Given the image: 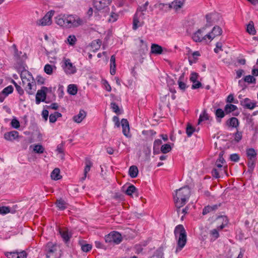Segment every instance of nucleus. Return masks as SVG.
Returning a JSON list of instances; mask_svg holds the SVG:
<instances>
[{
    "label": "nucleus",
    "instance_id": "obj_1",
    "mask_svg": "<svg viewBox=\"0 0 258 258\" xmlns=\"http://www.w3.org/2000/svg\"><path fill=\"white\" fill-rule=\"evenodd\" d=\"M174 234L177 240V246L175 252L181 250L187 242V235L185 230L182 225L176 226L174 229Z\"/></svg>",
    "mask_w": 258,
    "mask_h": 258
},
{
    "label": "nucleus",
    "instance_id": "obj_2",
    "mask_svg": "<svg viewBox=\"0 0 258 258\" xmlns=\"http://www.w3.org/2000/svg\"><path fill=\"white\" fill-rule=\"evenodd\" d=\"M21 78L26 91L30 95L33 94L35 89L33 87H35V83L32 75L28 72L25 71L21 73Z\"/></svg>",
    "mask_w": 258,
    "mask_h": 258
},
{
    "label": "nucleus",
    "instance_id": "obj_3",
    "mask_svg": "<svg viewBox=\"0 0 258 258\" xmlns=\"http://www.w3.org/2000/svg\"><path fill=\"white\" fill-rule=\"evenodd\" d=\"M223 154L221 152L219 155V158L215 163V166L212 171V175L216 178L220 177V173L223 170V164L225 161L223 157Z\"/></svg>",
    "mask_w": 258,
    "mask_h": 258
},
{
    "label": "nucleus",
    "instance_id": "obj_4",
    "mask_svg": "<svg viewBox=\"0 0 258 258\" xmlns=\"http://www.w3.org/2000/svg\"><path fill=\"white\" fill-rule=\"evenodd\" d=\"M69 28H76L83 25L85 22L76 15H68Z\"/></svg>",
    "mask_w": 258,
    "mask_h": 258
},
{
    "label": "nucleus",
    "instance_id": "obj_5",
    "mask_svg": "<svg viewBox=\"0 0 258 258\" xmlns=\"http://www.w3.org/2000/svg\"><path fill=\"white\" fill-rule=\"evenodd\" d=\"M189 197L187 195H174L173 200L175 207L179 210V209L185 205L188 200Z\"/></svg>",
    "mask_w": 258,
    "mask_h": 258
},
{
    "label": "nucleus",
    "instance_id": "obj_6",
    "mask_svg": "<svg viewBox=\"0 0 258 258\" xmlns=\"http://www.w3.org/2000/svg\"><path fill=\"white\" fill-rule=\"evenodd\" d=\"M205 29V27H202L193 33L192 39L195 42H201L207 40V33L204 32Z\"/></svg>",
    "mask_w": 258,
    "mask_h": 258
},
{
    "label": "nucleus",
    "instance_id": "obj_7",
    "mask_svg": "<svg viewBox=\"0 0 258 258\" xmlns=\"http://www.w3.org/2000/svg\"><path fill=\"white\" fill-rule=\"evenodd\" d=\"M63 61V64L62 65V68L67 75H72L77 72L76 67L73 65L70 59L65 58Z\"/></svg>",
    "mask_w": 258,
    "mask_h": 258
},
{
    "label": "nucleus",
    "instance_id": "obj_8",
    "mask_svg": "<svg viewBox=\"0 0 258 258\" xmlns=\"http://www.w3.org/2000/svg\"><path fill=\"white\" fill-rule=\"evenodd\" d=\"M149 5V2H146L145 4L140 7L138 9L134 15V18H136L137 19L142 20L144 21L145 12L147 11V7Z\"/></svg>",
    "mask_w": 258,
    "mask_h": 258
},
{
    "label": "nucleus",
    "instance_id": "obj_9",
    "mask_svg": "<svg viewBox=\"0 0 258 258\" xmlns=\"http://www.w3.org/2000/svg\"><path fill=\"white\" fill-rule=\"evenodd\" d=\"M68 15H59L55 18V23L59 26L65 28H69Z\"/></svg>",
    "mask_w": 258,
    "mask_h": 258
},
{
    "label": "nucleus",
    "instance_id": "obj_10",
    "mask_svg": "<svg viewBox=\"0 0 258 258\" xmlns=\"http://www.w3.org/2000/svg\"><path fill=\"white\" fill-rule=\"evenodd\" d=\"M48 88L46 87H42L40 90H38L36 95V103L39 104L41 101H44L46 97V92Z\"/></svg>",
    "mask_w": 258,
    "mask_h": 258
},
{
    "label": "nucleus",
    "instance_id": "obj_11",
    "mask_svg": "<svg viewBox=\"0 0 258 258\" xmlns=\"http://www.w3.org/2000/svg\"><path fill=\"white\" fill-rule=\"evenodd\" d=\"M220 15L217 13H213L207 14L206 16V18L207 22V24H206V26H210L212 24L218 22L220 20Z\"/></svg>",
    "mask_w": 258,
    "mask_h": 258
},
{
    "label": "nucleus",
    "instance_id": "obj_12",
    "mask_svg": "<svg viewBox=\"0 0 258 258\" xmlns=\"http://www.w3.org/2000/svg\"><path fill=\"white\" fill-rule=\"evenodd\" d=\"M59 249V247L57 244L51 242H48L45 247L46 257H49L51 253H56Z\"/></svg>",
    "mask_w": 258,
    "mask_h": 258
},
{
    "label": "nucleus",
    "instance_id": "obj_13",
    "mask_svg": "<svg viewBox=\"0 0 258 258\" xmlns=\"http://www.w3.org/2000/svg\"><path fill=\"white\" fill-rule=\"evenodd\" d=\"M51 12L47 13L42 19L39 20L37 22V24L39 26L49 25L51 24Z\"/></svg>",
    "mask_w": 258,
    "mask_h": 258
},
{
    "label": "nucleus",
    "instance_id": "obj_14",
    "mask_svg": "<svg viewBox=\"0 0 258 258\" xmlns=\"http://www.w3.org/2000/svg\"><path fill=\"white\" fill-rule=\"evenodd\" d=\"M222 33V30L221 27L218 26H214L211 32L207 33V38L209 40H212L216 36H220Z\"/></svg>",
    "mask_w": 258,
    "mask_h": 258
},
{
    "label": "nucleus",
    "instance_id": "obj_15",
    "mask_svg": "<svg viewBox=\"0 0 258 258\" xmlns=\"http://www.w3.org/2000/svg\"><path fill=\"white\" fill-rule=\"evenodd\" d=\"M93 4L96 10L101 11L107 7L108 3L106 0H95Z\"/></svg>",
    "mask_w": 258,
    "mask_h": 258
},
{
    "label": "nucleus",
    "instance_id": "obj_16",
    "mask_svg": "<svg viewBox=\"0 0 258 258\" xmlns=\"http://www.w3.org/2000/svg\"><path fill=\"white\" fill-rule=\"evenodd\" d=\"M122 133L126 137H130L129 123L127 119H122L121 121Z\"/></svg>",
    "mask_w": 258,
    "mask_h": 258
},
{
    "label": "nucleus",
    "instance_id": "obj_17",
    "mask_svg": "<svg viewBox=\"0 0 258 258\" xmlns=\"http://www.w3.org/2000/svg\"><path fill=\"white\" fill-rule=\"evenodd\" d=\"M122 190L123 192H124L125 194H133L135 192H139L137 188L132 184H125L122 187Z\"/></svg>",
    "mask_w": 258,
    "mask_h": 258
},
{
    "label": "nucleus",
    "instance_id": "obj_18",
    "mask_svg": "<svg viewBox=\"0 0 258 258\" xmlns=\"http://www.w3.org/2000/svg\"><path fill=\"white\" fill-rule=\"evenodd\" d=\"M86 115L87 113L85 111L80 110L79 113L73 117V119L75 122L81 123L86 117Z\"/></svg>",
    "mask_w": 258,
    "mask_h": 258
},
{
    "label": "nucleus",
    "instance_id": "obj_19",
    "mask_svg": "<svg viewBox=\"0 0 258 258\" xmlns=\"http://www.w3.org/2000/svg\"><path fill=\"white\" fill-rule=\"evenodd\" d=\"M19 133L17 131H13L7 132L4 134V138L7 141H12L17 138Z\"/></svg>",
    "mask_w": 258,
    "mask_h": 258
},
{
    "label": "nucleus",
    "instance_id": "obj_20",
    "mask_svg": "<svg viewBox=\"0 0 258 258\" xmlns=\"http://www.w3.org/2000/svg\"><path fill=\"white\" fill-rule=\"evenodd\" d=\"M241 104L244 108L250 110L253 109L255 107V103L251 102L250 100L247 98H245L241 101Z\"/></svg>",
    "mask_w": 258,
    "mask_h": 258
},
{
    "label": "nucleus",
    "instance_id": "obj_21",
    "mask_svg": "<svg viewBox=\"0 0 258 258\" xmlns=\"http://www.w3.org/2000/svg\"><path fill=\"white\" fill-rule=\"evenodd\" d=\"M185 0H175L170 3L171 6V10L173 9L177 10L180 9L184 3Z\"/></svg>",
    "mask_w": 258,
    "mask_h": 258
},
{
    "label": "nucleus",
    "instance_id": "obj_22",
    "mask_svg": "<svg viewBox=\"0 0 258 258\" xmlns=\"http://www.w3.org/2000/svg\"><path fill=\"white\" fill-rule=\"evenodd\" d=\"M162 47L156 44H152L151 47V52L155 54H161L162 53Z\"/></svg>",
    "mask_w": 258,
    "mask_h": 258
},
{
    "label": "nucleus",
    "instance_id": "obj_23",
    "mask_svg": "<svg viewBox=\"0 0 258 258\" xmlns=\"http://www.w3.org/2000/svg\"><path fill=\"white\" fill-rule=\"evenodd\" d=\"M59 232L61 237L66 242L69 241L72 237V234L69 233L67 229H59Z\"/></svg>",
    "mask_w": 258,
    "mask_h": 258
},
{
    "label": "nucleus",
    "instance_id": "obj_24",
    "mask_svg": "<svg viewBox=\"0 0 258 258\" xmlns=\"http://www.w3.org/2000/svg\"><path fill=\"white\" fill-rule=\"evenodd\" d=\"M55 204L58 209L61 211L66 209L69 205V204L62 199L57 200L55 202Z\"/></svg>",
    "mask_w": 258,
    "mask_h": 258
},
{
    "label": "nucleus",
    "instance_id": "obj_25",
    "mask_svg": "<svg viewBox=\"0 0 258 258\" xmlns=\"http://www.w3.org/2000/svg\"><path fill=\"white\" fill-rule=\"evenodd\" d=\"M140 48L139 50V53L141 54H144L146 53L148 50L147 43L146 42H145L143 39H140Z\"/></svg>",
    "mask_w": 258,
    "mask_h": 258
},
{
    "label": "nucleus",
    "instance_id": "obj_26",
    "mask_svg": "<svg viewBox=\"0 0 258 258\" xmlns=\"http://www.w3.org/2000/svg\"><path fill=\"white\" fill-rule=\"evenodd\" d=\"M85 164H86V166H85V167L84 168V176L82 177L81 178V179L82 180H84L86 179V178L87 177V174L90 170L91 167L93 165L92 162L89 159L86 160Z\"/></svg>",
    "mask_w": 258,
    "mask_h": 258
},
{
    "label": "nucleus",
    "instance_id": "obj_27",
    "mask_svg": "<svg viewBox=\"0 0 258 258\" xmlns=\"http://www.w3.org/2000/svg\"><path fill=\"white\" fill-rule=\"evenodd\" d=\"M110 73L111 75H114L116 73V64L115 55H112L110 57Z\"/></svg>",
    "mask_w": 258,
    "mask_h": 258
},
{
    "label": "nucleus",
    "instance_id": "obj_28",
    "mask_svg": "<svg viewBox=\"0 0 258 258\" xmlns=\"http://www.w3.org/2000/svg\"><path fill=\"white\" fill-rule=\"evenodd\" d=\"M156 7L159 9L160 11L164 12H168L171 10L170 4L159 3L156 5Z\"/></svg>",
    "mask_w": 258,
    "mask_h": 258
},
{
    "label": "nucleus",
    "instance_id": "obj_29",
    "mask_svg": "<svg viewBox=\"0 0 258 258\" xmlns=\"http://www.w3.org/2000/svg\"><path fill=\"white\" fill-rule=\"evenodd\" d=\"M144 21H142V20L137 19L136 18H133V29L134 30H137L138 28L143 26L144 24Z\"/></svg>",
    "mask_w": 258,
    "mask_h": 258
},
{
    "label": "nucleus",
    "instance_id": "obj_30",
    "mask_svg": "<svg viewBox=\"0 0 258 258\" xmlns=\"http://www.w3.org/2000/svg\"><path fill=\"white\" fill-rule=\"evenodd\" d=\"M246 154L248 159H255L256 152L253 148L246 149Z\"/></svg>",
    "mask_w": 258,
    "mask_h": 258
},
{
    "label": "nucleus",
    "instance_id": "obj_31",
    "mask_svg": "<svg viewBox=\"0 0 258 258\" xmlns=\"http://www.w3.org/2000/svg\"><path fill=\"white\" fill-rule=\"evenodd\" d=\"M138 168L136 166L133 165L130 167L128 174L132 178H135L138 176Z\"/></svg>",
    "mask_w": 258,
    "mask_h": 258
},
{
    "label": "nucleus",
    "instance_id": "obj_32",
    "mask_svg": "<svg viewBox=\"0 0 258 258\" xmlns=\"http://www.w3.org/2000/svg\"><path fill=\"white\" fill-rule=\"evenodd\" d=\"M227 124L229 126L237 127L239 125V121L237 118L233 117L227 121Z\"/></svg>",
    "mask_w": 258,
    "mask_h": 258
},
{
    "label": "nucleus",
    "instance_id": "obj_33",
    "mask_svg": "<svg viewBox=\"0 0 258 258\" xmlns=\"http://www.w3.org/2000/svg\"><path fill=\"white\" fill-rule=\"evenodd\" d=\"M113 236V243L116 244L120 243L122 241V237L121 234L116 231L112 232Z\"/></svg>",
    "mask_w": 258,
    "mask_h": 258
},
{
    "label": "nucleus",
    "instance_id": "obj_34",
    "mask_svg": "<svg viewBox=\"0 0 258 258\" xmlns=\"http://www.w3.org/2000/svg\"><path fill=\"white\" fill-rule=\"evenodd\" d=\"M246 32L252 35L255 34L256 30L254 28V23L252 21H250L247 25Z\"/></svg>",
    "mask_w": 258,
    "mask_h": 258
},
{
    "label": "nucleus",
    "instance_id": "obj_35",
    "mask_svg": "<svg viewBox=\"0 0 258 258\" xmlns=\"http://www.w3.org/2000/svg\"><path fill=\"white\" fill-rule=\"evenodd\" d=\"M60 170L58 168L53 169L51 173V177L54 180H58L61 178V176L59 174Z\"/></svg>",
    "mask_w": 258,
    "mask_h": 258
},
{
    "label": "nucleus",
    "instance_id": "obj_36",
    "mask_svg": "<svg viewBox=\"0 0 258 258\" xmlns=\"http://www.w3.org/2000/svg\"><path fill=\"white\" fill-rule=\"evenodd\" d=\"M237 108L235 105L229 104H226L224 107V111L226 114H228L232 111H235Z\"/></svg>",
    "mask_w": 258,
    "mask_h": 258
},
{
    "label": "nucleus",
    "instance_id": "obj_37",
    "mask_svg": "<svg viewBox=\"0 0 258 258\" xmlns=\"http://www.w3.org/2000/svg\"><path fill=\"white\" fill-rule=\"evenodd\" d=\"M225 111H223L222 109L218 108L216 110L215 115L218 119V121H221V119L225 116Z\"/></svg>",
    "mask_w": 258,
    "mask_h": 258
},
{
    "label": "nucleus",
    "instance_id": "obj_38",
    "mask_svg": "<svg viewBox=\"0 0 258 258\" xmlns=\"http://www.w3.org/2000/svg\"><path fill=\"white\" fill-rule=\"evenodd\" d=\"M77 87L76 85L74 84H71L68 86V92L71 95H76L77 93Z\"/></svg>",
    "mask_w": 258,
    "mask_h": 258
},
{
    "label": "nucleus",
    "instance_id": "obj_39",
    "mask_svg": "<svg viewBox=\"0 0 258 258\" xmlns=\"http://www.w3.org/2000/svg\"><path fill=\"white\" fill-rule=\"evenodd\" d=\"M150 258H163V248H159Z\"/></svg>",
    "mask_w": 258,
    "mask_h": 258
},
{
    "label": "nucleus",
    "instance_id": "obj_40",
    "mask_svg": "<svg viewBox=\"0 0 258 258\" xmlns=\"http://www.w3.org/2000/svg\"><path fill=\"white\" fill-rule=\"evenodd\" d=\"M209 116L208 114L207 113V111L206 110H204L203 111L202 114H201L200 116L198 123L200 124L201 122L205 120H209Z\"/></svg>",
    "mask_w": 258,
    "mask_h": 258
},
{
    "label": "nucleus",
    "instance_id": "obj_41",
    "mask_svg": "<svg viewBox=\"0 0 258 258\" xmlns=\"http://www.w3.org/2000/svg\"><path fill=\"white\" fill-rule=\"evenodd\" d=\"M171 150V147L169 144H166L162 145L161 147V151L164 154L169 152Z\"/></svg>",
    "mask_w": 258,
    "mask_h": 258
},
{
    "label": "nucleus",
    "instance_id": "obj_42",
    "mask_svg": "<svg viewBox=\"0 0 258 258\" xmlns=\"http://www.w3.org/2000/svg\"><path fill=\"white\" fill-rule=\"evenodd\" d=\"M33 151L37 153L41 154L44 152V149L42 145H36L34 146Z\"/></svg>",
    "mask_w": 258,
    "mask_h": 258
},
{
    "label": "nucleus",
    "instance_id": "obj_43",
    "mask_svg": "<svg viewBox=\"0 0 258 258\" xmlns=\"http://www.w3.org/2000/svg\"><path fill=\"white\" fill-rule=\"evenodd\" d=\"M118 17V15L117 14L114 12H111L109 15V18L108 20V22L111 23L114 22L117 20Z\"/></svg>",
    "mask_w": 258,
    "mask_h": 258
},
{
    "label": "nucleus",
    "instance_id": "obj_44",
    "mask_svg": "<svg viewBox=\"0 0 258 258\" xmlns=\"http://www.w3.org/2000/svg\"><path fill=\"white\" fill-rule=\"evenodd\" d=\"M244 81L248 83H256V79L253 77V76L248 75L244 77Z\"/></svg>",
    "mask_w": 258,
    "mask_h": 258
},
{
    "label": "nucleus",
    "instance_id": "obj_45",
    "mask_svg": "<svg viewBox=\"0 0 258 258\" xmlns=\"http://www.w3.org/2000/svg\"><path fill=\"white\" fill-rule=\"evenodd\" d=\"M195 128L190 124H188L186 129V133L188 137H190L195 132Z\"/></svg>",
    "mask_w": 258,
    "mask_h": 258
},
{
    "label": "nucleus",
    "instance_id": "obj_46",
    "mask_svg": "<svg viewBox=\"0 0 258 258\" xmlns=\"http://www.w3.org/2000/svg\"><path fill=\"white\" fill-rule=\"evenodd\" d=\"M13 91V87L10 85L4 88L2 92L7 96L9 94L12 93Z\"/></svg>",
    "mask_w": 258,
    "mask_h": 258
},
{
    "label": "nucleus",
    "instance_id": "obj_47",
    "mask_svg": "<svg viewBox=\"0 0 258 258\" xmlns=\"http://www.w3.org/2000/svg\"><path fill=\"white\" fill-rule=\"evenodd\" d=\"M44 70L47 74L51 75L53 73V67L50 64H47L45 66Z\"/></svg>",
    "mask_w": 258,
    "mask_h": 258
},
{
    "label": "nucleus",
    "instance_id": "obj_48",
    "mask_svg": "<svg viewBox=\"0 0 258 258\" xmlns=\"http://www.w3.org/2000/svg\"><path fill=\"white\" fill-rule=\"evenodd\" d=\"M11 212L10 208L9 207H0V214L5 215Z\"/></svg>",
    "mask_w": 258,
    "mask_h": 258
},
{
    "label": "nucleus",
    "instance_id": "obj_49",
    "mask_svg": "<svg viewBox=\"0 0 258 258\" xmlns=\"http://www.w3.org/2000/svg\"><path fill=\"white\" fill-rule=\"evenodd\" d=\"M67 41L71 45H74L77 41V39L75 35H70L67 39Z\"/></svg>",
    "mask_w": 258,
    "mask_h": 258
},
{
    "label": "nucleus",
    "instance_id": "obj_50",
    "mask_svg": "<svg viewBox=\"0 0 258 258\" xmlns=\"http://www.w3.org/2000/svg\"><path fill=\"white\" fill-rule=\"evenodd\" d=\"M255 163V159H248V170L250 171H252L254 168Z\"/></svg>",
    "mask_w": 258,
    "mask_h": 258
},
{
    "label": "nucleus",
    "instance_id": "obj_51",
    "mask_svg": "<svg viewBox=\"0 0 258 258\" xmlns=\"http://www.w3.org/2000/svg\"><path fill=\"white\" fill-rule=\"evenodd\" d=\"M5 255L8 258H17L18 256V251L7 252L5 253Z\"/></svg>",
    "mask_w": 258,
    "mask_h": 258
},
{
    "label": "nucleus",
    "instance_id": "obj_52",
    "mask_svg": "<svg viewBox=\"0 0 258 258\" xmlns=\"http://www.w3.org/2000/svg\"><path fill=\"white\" fill-rule=\"evenodd\" d=\"M92 245L90 244H84L81 245V249L84 252H88L92 249Z\"/></svg>",
    "mask_w": 258,
    "mask_h": 258
},
{
    "label": "nucleus",
    "instance_id": "obj_53",
    "mask_svg": "<svg viewBox=\"0 0 258 258\" xmlns=\"http://www.w3.org/2000/svg\"><path fill=\"white\" fill-rule=\"evenodd\" d=\"M178 190L181 192L182 194H188L191 192L188 186H185L183 187L179 188V189H178ZM176 191H177V189L176 190Z\"/></svg>",
    "mask_w": 258,
    "mask_h": 258
},
{
    "label": "nucleus",
    "instance_id": "obj_54",
    "mask_svg": "<svg viewBox=\"0 0 258 258\" xmlns=\"http://www.w3.org/2000/svg\"><path fill=\"white\" fill-rule=\"evenodd\" d=\"M242 132L237 131L234 135V140L236 142H239L242 139Z\"/></svg>",
    "mask_w": 258,
    "mask_h": 258
},
{
    "label": "nucleus",
    "instance_id": "obj_55",
    "mask_svg": "<svg viewBox=\"0 0 258 258\" xmlns=\"http://www.w3.org/2000/svg\"><path fill=\"white\" fill-rule=\"evenodd\" d=\"M223 44L221 42H218L216 44V48L214 49V52L218 53L220 51H223L222 49Z\"/></svg>",
    "mask_w": 258,
    "mask_h": 258
},
{
    "label": "nucleus",
    "instance_id": "obj_56",
    "mask_svg": "<svg viewBox=\"0 0 258 258\" xmlns=\"http://www.w3.org/2000/svg\"><path fill=\"white\" fill-rule=\"evenodd\" d=\"M11 125L15 128H18L20 127L19 121L16 119H13L11 121Z\"/></svg>",
    "mask_w": 258,
    "mask_h": 258
},
{
    "label": "nucleus",
    "instance_id": "obj_57",
    "mask_svg": "<svg viewBox=\"0 0 258 258\" xmlns=\"http://www.w3.org/2000/svg\"><path fill=\"white\" fill-rule=\"evenodd\" d=\"M182 78V76H181L180 77L179 80L178 81V84L179 88L182 90H184L186 87V85L184 82H183L181 81Z\"/></svg>",
    "mask_w": 258,
    "mask_h": 258
},
{
    "label": "nucleus",
    "instance_id": "obj_58",
    "mask_svg": "<svg viewBox=\"0 0 258 258\" xmlns=\"http://www.w3.org/2000/svg\"><path fill=\"white\" fill-rule=\"evenodd\" d=\"M111 108L116 113H119V109L118 106L114 102L111 103Z\"/></svg>",
    "mask_w": 258,
    "mask_h": 258
},
{
    "label": "nucleus",
    "instance_id": "obj_59",
    "mask_svg": "<svg viewBox=\"0 0 258 258\" xmlns=\"http://www.w3.org/2000/svg\"><path fill=\"white\" fill-rule=\"evenodd\" d=\"M230 159L231 161L236 162L239 160V156L237 154H233L230 155Z\"/></svg>",
    "mask_w": 258,
    "mask_h": 258
},
{
    "label": "nucleus",
    "instance_id": "obj_60",
    "mask_svg": "<svg viewBox=\"0 0 258 258\" xmlns=\"http://www.w3.org/2000/svg\"><path fill=\"white\" fill-rule=\"evenodd\" d=\"M105 241L106 242H113V236L112 234V232L106 235L105 237Z\"/></svg>",
    "mask_w": 258,
    "mask_h": 258
},
{
    "label": "nucleus",
    "instance_id": "obj_61",
    "mask_svg": "<svg viewBox=\"0 0 258 258\" xmlns=\"http://www.w3.org/2000/svg\"><path fill=\"white\" fill-rule=\"evenodd\" d=\"M198 74L196 73H192L191 74V76L190 78V80L193 83H195L196 82L197 80L198 79Z\"/></svg>",
    "mask_w": 258,
    "mask_h": 258
},
{
    "label": "nucleus",
    "instance_id": "obj_62",
    "mask_svg": "<svg viewBox=\"0 0 258 258\" xmlns=\"http://www.w3.org/2000/svg\"><path fill=\"white\" fill-rule=\"evenodd\" d=\"M112 199L120 202L124 200V196L123 195H114Z\"/></svg>",
    "mask_w": 258,
    "mask_h": 258
},
{
    "label": "nucleus",
    "instance_id": "obj_63",
    "mask_svg": "<svg viewBox=\"0 0 258 258\" xmlns=\"http://www.w3.org/2000/svg\"><path fill=\"white\" fill-rule=\"evenodd\" d=\"M211 209H212V208H211V206H207L205 207V208L203 210V212H202L203 215H205L207 214L208 213H209V212L212 211Z\"/></svg>",
    "mask_w": 258,
    "mask_h": 258
},
{
    "label": "nucleus",
    "instance_id": "obj_64",
    "mask_svg": "<svg viewBox=\"0 0 258 258\" xmlns=\"http://www.w3.org/2000/svg\"><path fill=\"white\" fill-rule=\"evenodd\" d=\"M27 254L25 251L23 250L20 252L18 251V256L17 258H27Z\"/></svg>",
    "mask_w": 258,
    "mask_h": 258
}]
</instances>
